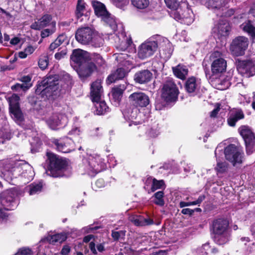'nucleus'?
Segmentation results:
<instances>
[{
    "label": "nucleus",
    "instance_id": "obj_1",
    "mask_svg": "<svg viewBox=\"0 0 255 255\" xmlns=\"http://www.w3.org/2000/svg\"><path fill=\"white\" fill-rule=\"evenodd\" d=\"M2 173L10 178L21 175L28 180L32 178V169L30 165L23 160H6L1 163Z\"/></svg>",
    "mask_w": 255,
    "mask_h": 255
},
{
    "label": "nucleus",
    "instance_id": "obj_2",
    "mask_svg": "<svg viewBox=\"0 0 255 255\" xmlns=\"http://www.w3.org/2000/svg\"><path fill=\"white\" fill-rule=\"evenodd\" d=\"M35 93L44 100L55 99L60 93L58 81L56 77L49 76L44 79L38 84Z\"/></svg>",
    "mask_w": 255,
    "mask_h": 255
},
{
    "label": "nucleus",
    "instance_id": "obj_3",
    "mask_svg": "<svg viewBox=\"0 0 255 255\" xmlns=\"http://www.w3.org/2000/svg\"><path fill=\"white\" fill-rule=\"evenodd\" d=\"M212 229L215 234V242L217 244L224 245L229 241L231 234L228 220L223 218L214 220Z\"/></svg>",
    "mask_w": 255,
    "mask_h": 255
},
{
    "label": "nucleus",
    "instance_id": "obj_4",
    "mask_svg": "<svg viewBox=\"0 0 255 255\" xmlns=\"http://www.w3.org/2000/svg\"><path fill=\"white\" fill-rule=\"evenodd\" d=\"M46 156L48 169L46 171V173L53 177L62 176L63 170L67 165L66 161L50 151L47 152Z\"/></svg>",
    "mask_w": 255,
    "mask_h": 255
},
{
    "label": "nucleus",
    "instance_id": "obj_5",
    "mask_svg": "<svg viewBox=\"0 0 255 255\" xmlns=\"http://www.w3.org/2000/svg\"><path fill=\"white\" fill-rule=\"evenodd\" d=\"M103 93L102 86L100 81H95L91 85V97L93 102L95 103L96 110L94 113L99 115L105 114L109 110L104 101H101Z\"/></svg>",
    "mask_w": 255,
    "mask_h": 255
},
{
    "label": "nucleus",
    "instance_id": "obj_6",
    "mask_svg": "<svg viewBox=\"0 0 255 255\" xmlns=\"http://www.w3.org/2000/svg\"><path fill=\"white\" fill-rule=\"evenodd\" d=\"M95 14L106 23L114 31L117 30L119 25L115 17L107 10L104 4L96 0L92 1Z\"/></svg>",
    "mask_w": 255,
    "mask_h": 255
},
{
    "label": "nucleus",
    "instance_id": "obj_7",
    "mask_svg": "<svg viewBox=\"0 0 255 255\" xmlns=\"http://www.w3.org/2000/svg\"><path fill=\"white\" fill-rule=\"evenodd\" d=\"M105 168L104 159L100 155L94 154L88 156L84 161L86 172L91 176H94Z\"/></svg>",
    "mask_w": 255,
    "mask_h": 255
},
{
    "label": "nucleus",
    "instance_id": "obj_8",
    "mask_svg": "<svg viewBox=\"0 0 255 255\" xmlns=\"http://www.w3.org/2000/svg\"><path fill=\"white\" fill-rule=\"evenodd\" d=\"M178 94V89L172 80H168L164 83L162 88L161 98L166 103L175 102Z\"/></svg>",
    "mask_w": 255,
    "mask_h": 255
},
{
    "label": "nucleus",
    "instance_id": "obj_9",
    "mask_svg": "<svg viewBox=\"0 0 255 255\" xmlns=\"http://www.w3.org/2000/svg\"><path fill=\"white\" fill-rule=\"evenodd\" d=\"M239 131L245 141L247 153H253L255 151V133L249 127L246 126H241Z\"/></svg>",
    "mask_w": 255,
    "mask_h": 255
},
{
    "label": "nucleus",
    "instance_id": "obj_10",
    "mask_svg": "<svg viewBox=\"0 0 255 255\" xmlns=\"http://www.w3.org/2000/svg\"><path fill=\"white\" fill-rule=\"evenodd\" d=\"M224 154L227 160L231 162L234 166L243 162L244 153L234 144H230L227 146L225 149Z\"/></svg>",
    "mask_w": 255,
    "mask_h": 255
},
{
    "label": "nucleus",
    "instance_id": "obj_11",
    "mask_svg": "<svg viewBox=\"0 0 255 255\" xmlns=\"http://www.w3.org/2000/svg\"><path fill=\"white\" fill-rule=\"evenodd\" d=\"M211 60V72L213 75H219L226 71L227 61L222 57L221 53L215 51L210 56Z\"/></svg>",
    "mask_w": 255,
    "mask_h": 255
},
{
    "label": "nucleus",
    "instance_id": "obj_12",
    "mask_svg": "<svg viewBox=\"0 0 255 255\" xmlns=\"http://www.w3.org/2000/svg\"><path fill=\"white\" fill-rule=\"evenodd\" d=\"M171 16L177 21L187 25L191 24L194 21V16L192 10L187 7L184 9L177 7L171 12Z\"/></svg>",
    "mask_w": 255,
    "mask_h": 255
},
{
    "label": "nucleus",
    "instance_id": "obj_13",
    "mask_svg": "<svg viewBox=\"0 0 255 255\" xmlns=\"http://www.w3.org/2000/svg\"><path fill=\"white\" fill-rule=\"evenodd\" d=\"M249 44L248 38L245 36H239L234 39L230 45V50L236 56L243 55Z\"/></svg>",
    "mask_w": 255,
    "mask_h": 255
},
{
    "label": "nucleus",
    "instance_id": "obj_14",
    "mask_svg": "<svg viewBox=\"0 0 255 255\" xmlns=\"http://www.w3.org/2000/svg\"><path fill=\"white\" fill-rule=\"evenodd\" d=\"M16 196V192L12 189L3 192L0 194V204L5 210H12L16 206V203L14 200Z\"/></svg>",
    "mask_w": 255,
    "mask_h": 255
},
{
    "label": "nucleus",
    "instance_id": "obj_15",
    "mask_svg": "<svg viewBox=\"0 0 255 255\" xmlns=\"http://www.w3.org/2000/svg\"><path fill=\"white\" fill-rule=\"evenodd\" d=\"M19 97L13 94L9 98V110L11 116L13 120L19 123L23 120V116L19 106Z\"/></svg>",
    "mask_w": 255,
    "mask_h": 255
},
{
    "label": "nucleus",
    "instance_id": "obj_16",
    "mask_svg": "<svg viewBox=\"0 0 255 255\" xmlns=\"http://www.w3.org/2000/svg\"><path fill=\"white\" fill-rule=\"evenodd\" d=\"M51 142L57 150L63 153H69L75 149L74 142L68 137L60 139L53 138Z\"/></svg>",
    "mask_w": 255,
    "mask_h": 255
},
{
    "label": "nucleus",
    "instance_id": "obj_17",
    "mask_svg": "<svg viewBox=\"0 0 255 255\" xmlns=\"http://www.w3.org/2000/svg\"><path fill=\"white\" fill-rule=\"evenodd\" d=\"M157 43L155 41H146L138 47V56L144 59L152 56L157 48Z\"/></svg>",
    "mask_w": 255,
    "mask_h": 255
},
{
    "label": "nucleus",
    "instance_id": "obj_18",
    "mask_svg": "<svg viewBox=\"0 0 255 255\" xmlns=\"http://www.w3.org/2000/svg\"><path fill=\"white\" fill-rule=\"evenodd\" d=\"M238 72L243 76L250 77L255 74V61H240L237 64Z\"/></svg>",
    "mask_w": 255,
    "mask_h": 255
},
{
    "label": "nucleus",
    "instance_id": "obj_19",
    "mask_svg": "<svg viewBox=\"0 0 255 255\" xmlns=\"http://www.w3.org/2000/svg\"><path fill=\"white\" fill-rule=\"evenodd\" d=\"M94 31L89 27H81L78 29L75 33L77 41L82 44L88 45L93 38Z\"/></svg>",
    "mask_w": 255,
    "mask_h": 255
},
{
    "label": "nucleus",
    "instance_id": "obj_20",
    "mask_svg": "<svg viewBox=\"0 0 255 255\" xmlns=\"http://www.w3.org/2000/svg\"><path fill=\"white\" fill-rule=\"evenodd\" d=\"M129 100L135 107H145L150 102L149 97L143 92H134L129 96Z\"/></svg>",
    "mask_w": 255,
    "mask_h": 255
},
{
    "label": "nucleus",
    "instance_id": "obj_21",
    "mask_svg": "<svg viewBox=\"0 0 255 255\" xmlns=\"http://www.w3.org/2000/svg\"><path fill=\"white\" fill-rule=\"evenodd\" d=\"M48 26L50 27H55L56 21L52 20V17L51 15L46 14L37 21L32 23L30 27L33 29L40 30L44 27Z\"/></svg>",
    "mask_w": 255,
    "mask_h": 255
},
{
    "label": "nucleus",
    "instance_id": "obj_22",
    "mask_svg": "<svg viewBox=\"0 0 255 255\" xmlns=\"http://www.w3.org/2000/svg\"><path fill=\"white\" fill-rule=\"evenodd\" d=\"M67 118L63 114L54 113L47 120L46 123L49 127L53 129H56L57 127L67 123Z\"/></svg>",
    "mask_w": 255,
    "mask_h": 255
},
{
    "label": "nucleus",
    "instance_id": "obj_23",
    "mask_svg": "<svg viewBox=\"0 0 255 255\" xmlns=\"http://www.w3.org/2000/svg\"><path fill=\"white\" fill-rule=\"evenodd\" d=\"M88 52L83 50L78 49L73 51L71 56V64H77L78 67L82 66L86 62Z\"/></svg>",
    "mask_w": 255,
    "mask_h": 255
},
{
    "label": "nucleus",
    "instance_id": "obj_24",
    "mask_svg": "<svg viewBox=\"0 0 255 255\" xmlns=\"http://www.w3.org/2000/svg\"><path fill=\"white\" fill-rule=\"evenodd\" d=\"M129 71V70L128 68L126 69L124 68H118L116 70L112 71L110 75L108 76L107 79V83L110 84L117 80L123 79L127 75Z\"/></svg>",
    "mask_w": 255,
    "mask_h": 255
},
{
    "label": "nucleus",
    "instance_id": "obj_25",
    "mask_svg": "<svg viewBox=\"0 0 255 255\" xmlns=\"http://www.w3.org/2000/svg\"><path fill=\"white\" fill-rule=\"evenodd\" d=\"M231 27L229 22L226 19L220 20L218 24L214 27V30L217 32L220 36L229 35Z\"/></svg>",
    "mask_w": 255,
    "mask_h": 255
},
{
    "label": "nucleus",
    "instance_id": "obj_26",
    "mask_svg": "<svg viewBox=\"0 0 255 255\" xmlns=\"http://www.w3.org/2000/svg\"><path fill=\"white\" fill-rule=\"evenodd\" d=\"M152 78V73L148 70H143L137 72L134 76L136 83L142 84L149 82Z\"/></svg>",
    "mask_w": 255,
    "mask_h": 255
},
{
    "label": "nucleus",
    "instance_id": "obj_27",
    "mask_svg": "<svg viewBox=\"0 0 255 255\" xmlns=\"http://www.w3.org/2000/svg\"><path fill=\"white\" fill-rule=\"evenodd\" d=\"M96 69V66L92 62L85 63L82 66L79 67L78 73L81 78L89 76Z\"/></svg>",
    "mask_w": 255,
    "mask_h": 255
},
{
    "label": "nucleus",
    "instance_id": "obj_28",
    "mask_svg": "<svg viewBox=\"0 0 255 255\" xmlns=\"http://www.w3.org/2000/svg\"><path fill=\"white\" fill-rule=\"evenodd\" d=\"M226 0H207L205 3L206 7L214 11L223 10L224 9V6Z\"/></svg>",
    "mask_w": 255,
    "mask_h": 255
},
{
    "label": "nucleus",
    "instance_id": "obj_29",
    "mask_svg": "<svg viewBox=\"0 0 255 255\" xmlns=\"http://www.w3.org/2000/svg\"><path fill=\"white\" fill-rule=\"evenodd\" d=\"M244 118V114L241 110H236L231 112L228 119V123L231 127H234L236 123L240 120Z\"/></svg>",
    "mask_w": 255,
    "mask_h": 255
},
{
    "label": "nucleus",
    "instance_id": "obj_30",
    "mask_svg": "<svg viewBox=\"0 0 255 255\" xmlns=\"http://www.w3.org/2000/svg\"><path fill=\"white\" fill-rule=\"evenodd\" d=\"M130 221L136 226H146L153 224V221L150 218H144L140 216L133 215L129 217Z\"/></svg>",
    "mask_w": 255,
    "mask_h": 255
},
{
    "label": "nucleus",
    "instance_id": "obj_31",
    "mask_svg": "<svg viewBox=\"0 0 255 255\" xmlns=\"http://www.w3.org/2000/svg\"><path fill=\"white\" fill-rule=\"evenodd\" d=\"M252 22V19L248 18L240 25V27L244 32L248 33L255 39V26L253 25Z\"/></svg>",
    "mask_w": 255,
    "mask_h": 255
},
{
    "label": "nucleus",
    "instance_id": "obj_32",
    "mask_svg": "<svg viewBox=\"0 0 255 255\" xmlns=\"http://www.w3.org/2000/svg\"><path fill=\"white\" fill-rule=\"evenodd\" d=\"M31 78L29 76H25L21 78V81L23 82L22 84H16L12 86V90H22L23 91L27 90L30 87H31L32 84L30 83Z\"/></svg>",
    "mask_w": 255,
    "mask_h": 255
},
{
    "label": "nucleus",
    "instance_id": "obj_33",
    "mask_svg": "<svg viewBox=\"0 0 255 255\" xmlns=\"http://www.w3.org/2000/svg\"><path fill=\"white\" fill-rule=\"evenodd\" d=\"M212 83L216 89L220 90H226L230 86L229 81L223 77H220L212 81Z\"/></svg>",
    "mask_w": 255,
    "mask_h": 255
},
{
    "label": "nucleus",
    "instance_id": "obj_34",
    "mask_svg": "<svg viewBox=\"0 0 255 255\" xmlns=\"http://www.w3.org/2000/svg\"><path fill=\"white\" fill-rule=\"evenodd\" d=\"M172 70L176 77L182 80L185 79L188 73V69L187 67L181 64L172 67Z\"/></svg>",
    "mask_w": 255,
    "mask_h": 255
},
{
    "label": "nucleus",
    "instance_id": "obj_35",
    "mask_svg": "<svg viewBox=\"0 0 255 255\" xmlns=\"http://www.w3.org/2000/svg\"><path fill=\"white\" fill-rule=\"evenodd\" d=\"M125 85H120L113 88L112 96L116 102H119L121 100L123 92L126 90Z\"/></svg>",
    "mask_w": 255,
    "mask_h": 255
},
{
    "label": "nucleus",
    "instance_id": "obj_36",
    "mask_svg": "<svg viewBox=\"0 0 255 255\" xmlns=\"http://www.w3.org/2000/svg\"><path fill=\"white\" fill-rule=\"evenodd\" d=\"M199 87V83L195 77L188 79L185 83V89L189 93L194 92Z\"/></svg>",
    "mask_w": 255,
    "mask_h": 255
},
{
    "label": "nucleus",
    "instance_id": "obj_37",
    "mask_svg": "<svg viewBox=\"0 0 255 255\" xmlns=\"http://www.w3.org/2000/svg\"><path fill=\"white\" fill-rule=\"evenodd\" d=\"M42 188V184L41 182L38 183H32L25 187V191L27 192L30 195H35L40 193Z\"/></svg>",
    "mask_w": 255,
    "mask_h": 255
},
{
    "label": "nucleus",
    "instance_id": "obj_38",
    "mask_svg": "<svg viewBox=\"0 0 255 255\" xmlns=\"http://www.w3.org/2000/svg\"><path fill=\"white\" fill-rule=\"evenodd\" d=\"M67 236L65 234H57L52 236H49L47 237V240L50 244L55 243H62L66 240Z\"/></svg>",
    "mask_w": 255,
    "mask_h": 255
},
{
    "label": "nucleus",
    "instance_id": "obj_39",
    "mask_svg": "<svg viewBox=\"0 0 255 255\" xmlns=\"http://www.w3.org/2000/svg\"><path fill=\"white\" fill-rule=\"evenodd\" d=\"M86 3L84 0H78L75 14L77 18H80L86 11Z\"/></svg>",
    "mask_w": 255,
    "mask_h": 255
},
{
    "label": "nucleus",
    "instance_id": "obj_40",
    "mask_svg": "<svg viewBox=\"0 0 255 255\" xmlns=\"http://www.w3.org/2000/svg\"><path fill=\"white\" fill-rule=\"evenodd\" d=\"M227 1L226 2L225 5L224 6V8L225 9L223 10H218L214 11L218 16H225V17H229L233 15L234 13V10L233 9H228V6H227Z\"/></svg>",
    "mask_w": 255,
    "mask_h": 255
},
{
    "label": "nucleus",
    "instance_id": "obj_41",
    "mask_svg": "<svg viewBox=\"0 0 255 255\" xmlns=\"http://www.w3.org/2000/svg\"><path fill=\"white\" fill-rule=\"evenodd\" d=\"M134 7L138 9H144L149 4V0H130Z\"/></svg>",
    "mask_w": 255,
    "mask_h": 255
},
{
    "label": "nucleus",
    "instance_id": "obj_42",
    "mask_svg": "<svg viewBox=\"0 0 255 255\" xmlns=\"http://www.w3.org/2000/svg\"><path fill=\"white\" fill-rule=\"evenodd\" d=\"M104 42V39L101 36L94 34L89 45L95 47H100L103 45Z\"/></svg>",
    "mask_w": 255,
    "mask_h": 255
},
{
    "label": "nucleus",
    "instance_id": "obj_43",
    "mask_svg": "<svg viewBox=\"0 0 255 255\" xmlns=\"http://www.w3.org/2000/svg\"><path fill=\"white\" fill-rule=\"evenodd\" d=\"M204 196H200L197 200L195 201L188 202H185L183 201L180 202L179 203V206L180 208H183L186 206L198 205L200 204L204 200Z\"/></svg>",
    "mask_w": 255,
    "mask_h": 255
},
{
    "label": "nucleus",
    "instance_id": "obj_44",
    "mask_svg": "<svg viewBox=\"0 0 255 255\" xmlns=\"http://www.w3.org/2000/svg\"><path fill=\"white\" fill-rule=\"evenodd\" d=\"M217 163L215 169L217 172L223 173L228 170V164L226 162H220L219 161V159L217 157Z\"/></svg>",
    "mask_w": 255,
    "mask_h": 255
},
{
    "label": "nucleus",
    "instance_id": "obj_45",
    "mask_svg": "<svg viewBox=\"0 0 255 255\" xmlns=\"http://www.w3.org/2000/svg\"><path fill=\"white\" fill-rule=\"evenodd\" d=\"M34 50L35 48L33 46L29 45L23 51H20L18 53V56L21 58H25L28 55L33 53Z\"/></svg>",
    "mask_w": 255,
    "mask_h": 255
},
{
    "label": "nucleus",
    "instance_id": "obj_46",
    "mask_svg": "<svg viewBox=\"0 0 255 255\" xmlns=\"http://www.w3.org/2000/svg\"><path fill=\"white\" fill-rule=\"evenodd\" d=\"M164 193L162 191H158L155 193V201L154 203L158 205L163 206L164 202L163 199Z\"/></svg>",
    "mask_w": 255,
    "mask_h": 255
},
{
    "label": "nucleus",
    "instance_id": "obj_47",
    "mask_svg": "<svg viewBox=\"0 0 255 255\" xmlns=\"http://www.w3.org/2000/svg\"><path fill=\"white\" fill-rule=\"evenodd\" d=\"M93 61L97 64L98 66L103 67L105 65V61L101 55L98 54H94L92 57Z\"/></svg>",
    "mask_w": 255,
    "mask_h": 255
},
{
    "label": "nucleus",
    "instance_id": "obj_48",
    "mask_svg": "<svg viewBox=\"0 0 255 255\" xmlns=\"http://www.w3.org/2000/svg\"><path fill=\"white\" fill-rule=\"evenodd\" d=\"M48 62V57L46 56H43L40 57L39 60L38 65L40 69L44 70L47 67Z\"/></svg>",
    "mask_w": 255,
    "mask_h": 255
},
{
    "label": "nucleus",
    "instance_id": "obj_49",
    "mask_svg": "<svg viewBox=\"0 0 255 255\" xmlns=\"http://www.w3.org/2000/svg\"><path fill=\"white\" fill-rule=\"evenodd\" d=\"M210 248L209 244H205L201 247L197 249V252L199 255H207Z\"/></svg>",
    "mask_w": 255,
    "mask_h": 255
},
{
    "label": "nucleus",
    "instance_id": "obj_50",
    "mask_svg": "<svg viewBox=\"0 0 255 255\" xmlns=\"http://www.w3.org/2000/svg\"><path fill=\"white\" fill-rule=\"evenodd\" d=\"M166 5L171 9H176L178 7L179 2L177 0H164Z\"/></svg>",
    "mask_w": 255,
    "mask_h": 255
},
{
    "label": "nucleus",
    "instance_id": "obj_51",
    "mask_svg": "<svg viewBox=\"0 0 255 255\" xmlns=\"http://www.w3.org/2000/svg\"><path fill=\"white\" fill-rule=\"evenodd\" d=\"M56 30L55 27H51L50 28H46L42 30L41 32V36L42 38H45L53 33Z\"/></svg>",
    "mask_w": 255,
    "mask_h": 255
},
{
    "label": "nucleus",
    "instance_id": "obj_52",
    "mask_svg": "<svg viewBox=\"0 0 255 255\" xmlns=\"http://www.w3.org/2000/svg\"><path fill=\"white\" fill-rule=\"evenodd\" d=\"M163 186V182L162 180L158 181L154 179L153 184L151 185V191L154 192L158 189L161 188Z\"/></svg>",
    "mask_w": 255,
    "mask_h": 255
},
{
    "label": "nucleus",
    "instance_id": "obj_53",
    "mask_svg": "<svg viewBox=\"0 0 255 255\" xmlns=\"http://www.w3.org/2000/svg\"><path fill=\"white\" fill-rule=\"evenodd\" d=\"M117 7L123 8L127 4V0H110Z\"/></svg>",
    "mask_w": 255,
    "mask_h": 255
},
{
    "label": "nucleus",
    "instance_id": "obj_54",
    "mask_svg": "<svg viewBox=\"0 0 255 255\" xmlns=\"http://www.w3.org/2000/svg\"><path fill=\"white\" fill-rule=\"evenodd\" d=\"M32 252L29 248H23L19 250L15 255H31Z\"/></svg>",
    "mask_w": 255,
    "mask_h": 255
},
{
    "label": "nucleus",
    "instance_id": "obj_55",
    "mask_svg": "<svg viewBox=\"0 0 255 255\" xmlns=\"http://www.w3.org/2000/svg\"><path fill=\"white\" fill-rule=\"evenodd\" d=\"M125 232L123 231H112V236L115 240H118L121 236H125Z\"/></svg>",
    "mask_w": 255,
    "mask_h": 255
},
{
    "label": "nucleus",
    "instance_id": "obj_56",
    "mask_svg": "<svg viewBox=\"0 0 255 255\" xmlns=\"http://www.w3.org/2000/svg\"><path fill=\"white\" fill-rule=\"evenodd\" d=\"M67 54L66 50L64 49L60 52L56 53L55 54V58L57 60H60L63 58H64Z\"/></svg>",
    "mask_w": 255,
    "mask_h": 255
},
{
    "label": "nucleus",
    "instance_id": "obj_57",
    "mask_svg": "<svg viewBox=\"0 0 255 255\" xmlns=\"http://www.w3.org/2000/svg\"><path fill=\"white\" fill-rule=\"evenodd\" d=\"M82 132V131L80 129V128L77 127H74L71 129L70 131L69 132V134L73 135V136H77V135H80Z\"/></svg>",
    "mask_w": 255,
    "mask_h": 255
},
{
    "label": "nucleus",
    "instance_id": "obj_58",
    "mask_svg": "<svg viewBox=\"0 0 255 255\" xmlns=\"http://www.w3.org/2000/svg\"><path fill=\"white\" fill-rule=\"evenodd\" d=\"M247 18L252 19L253 21H255V4L252 6Z\"/></svg>",
    "mask_w": 255,
    "mask_h": 255
},
{
    "label": "nucleus",
    "instance_id": "obj_59",
    "mask_svg": "<svg viewBox=\"0 0 255 255\" xmlns=\"http://www.w3.org/2000/svg\"><path fill=\"white\" fill-rule=\"evenodd\" d=\"M66 36L65 34L60 35L55 40L56 42L60 45L66 40Z\"/></svg>",
    "mask_w": 255,
    "mask_h": 255
},
{
    "label": "nucleus",
    "instance_id": "obj_60",
    "mask_svg": "<svg viewBox=\"0 0 255 255\" xmlns=\"http://www.w3.org/2000/svg\"><path fill=\"white\" fill-rule=\"evenodd\" d=\"M89 247L92 254L96 255H97V251L96 249L95 244L93 242L89 243Z\"/></svg>",
    "mask_w": 255,
    "mask_h": 255
},
{
    "label": "nucleus",
    "instance_id": "obj_61",
    "mask_svg": "<svg viewBox=\"0 0 255 255\" xmlns=\"http://www.w3.org/2000/svg\"><path fill=\"white\" fill-rule=\"evenodd\" d=\"M220 107L219 106H217V107L213 110L210 114V117L211 118H215L217 116V114H218V112L220 111Z\"/></svg>",
    "mask_w": 255,
    "mask_h": 255
},
{
    "label": "nucleus",
    "instance_id": "obj_62",
    "mask_svg": "<svg viewBox=\"0 0 255 255\" xmlns=\"http://www.w3.org/2000/svg\"><path fill=\"white\" fill-rule=\"evenodd\" d=\"M70 251V248L69 246H64L61 250V254L63 255H68Z\"/></svg>",
    "mask_w": 255,
    "mask_h": 255
},
{
    "label": "nucleus",
    "instance_id": "obj_63",
    "mask_svg": "<svg viewBox=\"0 0 255 255\" xmlns=\"http://www.w3.org/2000/svg\"><path fill=\"white\" fill-rule=\"evenodd\" d=\"M181 213L184 215H191L194 213V210L189 208H185L182 209Z\"/></svg>",
    "mask_w": 255,
    "mask_h": 255
},
{
    "label": "nucleus",
    "instance_id": "obj_64",
    "mask_svg": "<svg viewBox=\"0 0 255 255\" xmlns=\"http://www.w3.org/2000/svg\"><path fill=\"white\" fill-rule=\"evenodd\" d=\"M60 45L58 43V42H56V40H55V41L51 43V44L49 46V49L51 51H53L54 49L57 48L58 47H59Z\"/></svg>",
    "mask_w": 255,
    "mask_h": 255
}]
</instances>
